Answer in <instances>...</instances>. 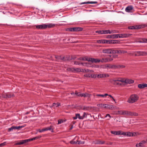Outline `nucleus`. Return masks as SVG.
<instances>
[{"label":"nucleus","mask_w":147,"mask_h":147,"mask_svg":"<svg viewBox=\"0 0 147 147\" xmlns=\"http://www.w3.org/2000/svg\"><path fill=\"white\" fill-rule=\"evenodd\" d=\"M88 61L92 63H98L100 62H107L113 60L112 58H102L100 59H94L92 58H88Z\"/></svg>","instance_id":"f257e3e1"},{"label":"nucleus","mask_w":147,"mask_h":147,"mask_svg":"<svg viewBox=\"0 0 147 147\" xmlns=\"http://www.w3.org/2000/svg\"><path fill=\"white\" fill-rule=\"evenodd\" d=\"M138 97L136 94H133L128 99L127 102L129 103H133L136 102L138 99Z\"/></svg>","instance_id":"f03ea898"},{"label":"nucleus","mask_w":147,"mask_h":147,"mask_svg":"<svg viewBox=\"0 0 147 147\" xmlns=\"http://www.w3.org/2000/svg\"><path fill=\"white\" fill-rule=\"evenodd\" d=\"M112 81L114 84L121 85V84L119 83V82H123V79L121 78H117L113 79Z\"/></svg>","instance_id":"7ed1b4c3"},{"label":"nucleus","mask_w":147,"mask_h":147,"mask_svg":"<svg viewBox=\"0 0 147 147\" xmlns=\"http://www.w3.org/2000/svg\"><path fill=\"white\" fill-rule=\"evenodd\" d=\"M147 55V52L144 51H138L135 52L136 56H145Z\"/></svg>","instance_id":"20e7f679"},{"label":"nucleus","mask_w":147,"mask_h":147,"mask_svg":"<svg viewBox=\"0 0 147 147\" xmlns=\"http://www.w3.org/2000/svg\"><path fill=\"white\" fill-rule=\"evenodd\" d=\"M127 52L126 51H124L122 50L121 49H113V54H121V53H126Z\"/></svg>","instance_id":"39448f33"},{"label":"nucleus","mask_w":147,"mask_h":147,"mask_svg":"<svg viewBox=\"0 0 147 147\" xmlns=\"http://www.w3.org/2000/svg\"><path fill=\"white\" fill-rule=\"evenodd\" d=\"M146 143V141L145 140H142L139 142V144H137L136 145V147H144L145 146V144Z\"/></svg>","instance_id":"423d86ee"},{"label":"nucleus","mask_w":147,"mask_h":147,"mask_svg":"<svg viewBox=\"0 0 147 147\" xmlns=\"http://www.w3.org/2000/svg\"><path fill=\"white\" fill-rule=\"evenodd\" d=\"M36 28L38 29H44L47 28V26L46 24H43L35 26Z\"/></svg>","instance_id":"0eeeda50"},{"label":"nucleus","mask_w":147,"mask_h":147,"mask_svg":"<svg viewBox=\"0 0 147 147\" xmlns=\"http://www.w3.org/2000/svg\"><path fill=\"white\" fill-rule=\"evenodd\" d=\"M101 105H103V107L105 108H108L109 109H114L115 106L111 105H109L107 104H101Z\"/></svg>","instance_id":"6e6552de"},{"label":"nucleus","mask_w":147,"mask_h":147,"mask_svg":"<svg viewBox=\"0 0 147 147\" xmlns=\"http://www.w3.org/2000/svg\"><path fill=\"white\" fill-rule=\"evenodd\" d=\"M113 49H107L103 50L102 52L105 53L111 54L113 53Z\"/></svg>","instance_id":"1a4fd4ad"},{"label":"nucleus","mask_w":147,"mask_h":147,"mask_svg":"<svg viewBox=\"0 0 147 147\" xmlns=\"http://www.w3.org/2000/svg\"><path fill=\"white\" fill-rule=\"evenodd\" d=\"M107 38H118V35L117 34H114L107 36Z\"/></svg>","instance_id":"9d476101"},{"label":"nucleus","mask_w":147,"mask_h":147,"mask_svg":"<svg viewBox=\"0 0 147 147\" xmlns=\"http://www.w3.org/2000/svg\"><path fill=\"white\" fill-rule=\"evenodd\" d=\"M123 82H124L127 84H131L134 83V81L131 79H126L125 80H123Z\"/></svg>","instance_id":"9b49d317"},{"label":"nucleus","mask_w":147,"mask_h":147,"mask_svg":"<svg viewBox=\"0 0 147 147\" xmlns=\"http://www.w3.org/2000/svg\"><path fill=\"white\" fill-rule=\"evenodd\" d=\"M73 32H79L82 31L83 30V28L82 27H73Z\"/></svg>","instance_id":"f8f14e48"},{"label":"nucleus","mask_w":147,"mask_h":147,"mask_svg":"<svg viewBox=\"0 0 147 147\" xmlns=\"http://www.w3.org/2000/svg\"><path fill=\"white\" fill-rule=\"evenodd\" d=\"M147 87V84H141L138 85V87L142 89Z\"/></svg>","instance_id":"ddd939ff"},{"label":"nucleus","mask_w":147,"mask_h":147,"mask_svg":"<svg viewBox=\"0 0 147 147\" xmlns=\"http://www.w3.org/2000/svg\"><path fill=\"white\" fill-rule=\"evenodd\" d=\"M107 67L109 68H111L113 69H117V65H111L109 64H107Z\"/></svg>","instance_id":"4468645a"},{"label":"nucleus","mask_w":147,"mask_h":147,"mask_svg":"<svg viewBox=\"0 0 147 147\" xmlns=\"http://www.w3.org/2000/svg\"><path fill=\"white\" fill-rule=\"evenodd\" d=\"M91 107L89 106H82L80 107V109L81 110H85V111H88L90 109Z\"/></svg>","instance_id":"2eb2a0df"},{"label":"nucleus","mask_w":147,"mask_h":147,"mask_svg":"<svg viewBox=\"0 0 147 147\" xmlns=\"http://www.w3.org/2000/svg\"><path fill=\"white\" fill-rule=\"evenodd\" d=\"M129 29H139V26H129L128 27Z\"/></svg>","instance_id":"dca6fc26"},{"label":"nucleus","mask_w":147,"mask_h":147,"mask_svg":"<svg viewBox=\"0 0 147 147\" xmlns=\"http://www.w3.org/2000/svg\"><path fill=\"white\" fill-rule=\"evenodd\" d=\"M118 114L121 115H126V111H118Z\"/></svg>","instance_id":"f3484780"},{"label":"nucleus","mask_w":147,"mask_h":147,"mask_svg":"<svg viewBox=\"0 0 147 147\" xmlns=\"http://www.w3.org/2000/svg\"><path fill=\"white\" fill-rule=\"evenodd\" d=\"M94 142L95 144H103L105 143V141H102L98 140H96Z\"/></svg>","instance_id":"a211bd4d"},{"label":"nucleus","mask_w":147,"mask_h":147,"mask_svg":"<svg viewBox=\"0 0 147 147\" xmlns=\"http://www.w3.org/2000/svg\"><path fill=\"white\" fill-rule=\"evenodd\" d=\"M133 9L132 6H129L127 7L125 9V11L127 12H130V11L131 10Z\"/></svg>","instance_id":"6ab92c4d"},{"label":"nucleus","mask_w":147,"mask_h":147,"mask_svg":"<svg viewBox=\"0 0 147 147\" xmlns=\"http://www.w3.org/2000/svg\"><path fill=\"white\" fill-rule=\"evenodd\" d=\"M88 58L87 57H81L77 59L78 60L81 61H88Z\"/></svg>","instance_id":"aec40b11"},{"label":"nucleus","mask_w":147,"mask_h":147,"mask_svg":"<svg viewBox=\"0 0 147 147\" xmlns=\"http://www.w3.org/2000/svg\"><path fill=\"white\" fill-rule=\"evenodd\" d=\"M98 3L97 1H88L87 2H84L81 3L80 4H96Z\"/></svg>","instance_id":"412c9836"},{"label":"nucleus","mask_w":147,"mask_h":147,"mask_svg":"<svg viewBox=\"0 0 147 147\" xmlns=\"http://www.w3.org/2000/svg\"><path fill=\"white\" fill-rule=\"evenodd\" d=\"M78 118V119H81V116H80V115L79 114H76L75 116L73 117V119L74 120L77 119Z\"/></svg>","instance_id":"4be33fe9"},{"label":"nucleus","mask_w":147,"mask_h":147,"mask_svg":"<svg viewBox=\"0 0 147 147\" xmlns=\"http://www.w3.org/2000/svg\"><path fill=\"white\" fill-rule=\"evenodd\" d=\"M55 58L57 60H63L65 57H62L61 56H55Z\"/></svg>","instance_id":"5701e85b"},{"label":"nucleus","mask_w":147,"mask_h":147,"mask_svg":"<svg viewBox=\"0 0 147 147\" xmlns=\"http://www.w3.org/2000/svg\"><path fill=\"white\" fill-rule=\"evenodd\" d=\"M120 41L118 40H112V44H119Z\"/></svg>","instance_id":"b1692460"},{"label":"nucleus","mask_w":147,"mask_h":147,"mask_svg":"<svg viewBox=\"0 0 147 147\" xmlns=\"http://www.w3.org/2000/svg\"><path fill=\"white\" fill-rule=\"evenodd\" d=\"M47 28L48 27L49 28H52L54 27L56 24L51 23L49 24H47Z\"/></svg>","instance_id":"393cba45"},{"label":"nucleus","mask_w":147,"mask_h":147,"mask_svg":"<svg viewBox=\"0 0 147 147\" xmlns=\"http://www.w3.org/2000/svg\"><path fill=\"white\" fill-rule=\"evenodd\" d=\"M106 40L105 39H102V40H98L97 42L98 43H106Z\"/></svg>","instance_id":"a878e982"},{"label":"nucleus","mask_w":147,"mask_h":147,"mask_svg":"<svg viewBox=\"0 0 147 147\" xmlns=\"http://www.w3.org/2000/svg\"><path fill=\"white\" fill-rule=\"evenodd\" d=\"M74 64L75 65H83V63L81 62L80 61H74Z\"/></svg>","instance_id":"bb28decb"},{"label":"nucleus","mask_w":147,"mask_h":147,"mask_svg":"<svg viewBox=\"0 0 147 147\" xmlns=\"http://www.w3.org/2000/svg\"><path fill=\"white\" fill-rule=\"evenodd\" d=\"M87 115H88V114L86 113L85 112H84L83 115L82 116H81V119H83L84 118H86L87 117Z\"/></svg>","instance_id":"cd10ccee"},{"label":"nucleus","mask_w":147,"mask_h":147,"mask_svg":"<svg viewBox=\"0 0 147 147\" xmlns=\"http://www.w3.org/2000/svg\"><path fill=\"white\" fill-rule=\"evenodd\" d=\"M125 67V66L123 65H117V69L123 68Z\"/></svg>","instance_id":"c85d7f7f"},{"label":"nucleus","mask_w":147,"mask_h":147,"mask_svg":"<svg viewBox=\"0 0 147 147\" xmlns=\"http://www.w3.org/2000/svg\"><path fill=\"white\" fill-rule=\"evenodd\" d=\"M60 106V104L59 102L54 103L53 104V107H58Z\"/></svg>","instance_id":"c756f323"},{"label":"nucleus","mask_w":147,"mask_h":147,"mask_svg":"<svg viewBox=\"0 0 147 147\" xmlns=\"http://www.w3.org/2000/svg\"><path fill=\"white\" fill-rule=\"evenodd\" d=\"M52 126L51 125L49 127H48L45 128H44L45 131H48V130H51L52 129Z\"/></svg>","instance_id":"7c9ffc66"},{"label":"nucleus","mask_w":147,"mask_h":147,"mask_svg":"<svg viewBox=\"0 0 147 147\" xmlns=\"http://www.w3.org/2000/svg\"><path fill=\"white\" fill-rule=\"evenodd\" d=\"M41 136H37V137H34V138H33L31 139H30V140H31V141H32V140H37V139H38L39 138H41Z\"/></svg>","instance_id":"2f4dec72"},{"label":"nucleus","mask_w":147,"mask_h":147,"mask_svg":"<svg viewBox=\"0 0 147 147\" xmlns=\"http://www.w3.org/2000/svg\"><path fill=\"white\" fill-rule=\"evenodd\" d=\"M138 115V113L135 112H131V116H137Z\"/></svg>","instance_id":"473e14b6"},{"label":"nucleus","mask_w":147,"mask_h":147,"mask_svg":"<svg viewBox=\"0 0 147 147\" xmlns=\"http://www.w3.org/2000/svg\"><path fill=\"white\" fill-rule=\"evenodd\" d=\"M102 78H106L109 77V74H101Z\"/></svg>","instance_id":"72a5a7b5"},{"label":"nucleus","mask_w":147,"mask_h":147,"mask_svg":"<svg viewBox=\"0 0 147 147\" xmlns=\"http://www.w3.org/2000/svg\"><path fill=\"white\" fill-rule=\"evenodd\" d=\"M24 143V144L31 141L30 139L22 140Z\"/></svg>","instance_id":"f704fd0d"},{"label":"nucleus","mask_w":147,"mask_h":147,"mask_svg":"<svg viewBox=\"0 0 147 147\" xmlns=\"http://www.w3.org/2000/svg\"><path fill=\"white\" fill-rule=\"evenodd\" d=\"M7 93L2 94L1 97L3 98H7Z\"/></svg>","instance_id":"c9c22d12"},{"label":"nucleus","mask_w":147,"mask_h":147,"mask_svg":"<svg viewBox=\"0 0 147 147\" xmlns=\"http://www.w3.org/2000/svg\"><path fill=\"white\" fill-rule=\"evenodd\" d=\"M65 30L67 31L73 32V28H67Z\"/></svg>","instance_id":"e433bc0d"},{"label":"nucleus","mask_w":147,"mask_h":147,"mask_svg":"<svg viewBox=\"0 0 147 147\" xmlns=\"http://www.w3.org/2000/svg\"><path fill=\"white\" fill-rule=\"evenodd\" d=\"M118 35V38H124V34H117Z\"/></svg>","instance_id":"4c0bfd02"},{"label":"nucleus","mask_w":147,"mask_h":147,"mask_svg":"<svg viewBox=\"0 0 147 147\" xmlns=\"http://www.w3.org/2000/svg\"><path fill=\"white\" fill-rule=\"evenodd\" d=\"M24 144V143L23 142L22 140L20 141L19 142L16 143L15 144L16 145H20Z\"/></svg>","instance_id":"58836bf2"},{"label":"nucleus","mask_w":147,"mask_h":147,"mask_svg":"<svg viewBox=\"0 0 147 147\" xmlns=\"http://www.w3.org/2000/svg\"><path fill=\"white\" fill-rule=\"evenodd\" d=\"M70 144H78L77 141H74V140H72L70 142Z\"/></svg>","instance_id":"ea45409f"},{"label":"nucleus","mask_w":147,"mask_h":147,"mask_svg":"<svg viewBox=\"0 0 147 147\" xmlns=\"http://www.w3.org/2000/svg\"><path fill=\"white\" fill-rule=\"evenodd\" d=\"M13 94H11L9 93H7V98H11V97H13Z\"/></svg>","instance_id":"a19ab883"},{"label":"nucleus","mask_w":147,"mask_h":147,"mask_svg":"<svg viewBox=\"0 0 147 147\" xmlns=\"http://www.w3.org/2000/svg\"><path fill=\"white\" fill-rule=\"evenodd\" d=\"M102 31V30H97L96 31V32L98 33L99 34H102L103 33Z\"/></svg>","instance_id":"79ce46f5"},{"label":"nucleus","mask_w":147,"mask_h":147,"mask_svg":"<svg viewBox=\"0 0 147 147\" xmlns=\"http://www.w3.org/2000/svg\"><path fill=\"white\" fill-rule=\"evenodd\" d=\"M126 115L131 116V112L128 111H126Z\"/></svg>","instance_id":"37998d69"},{"label":"nucleus","mask_w":147,"mask_h":147,"mask_svg":"<svg viewBox=\"0 0 147 147\" xmlns=\"http://www.w3.org/2000/svg\"><path fill=\"white\" fill-rule=\"evenodd\" d=\"M147 26L146 24L139 25V29L144 28L146 27Z\"/></svg>","instance_id":"c03bdc74"},{"label":"nucleus","mask_w":147,"mask_h":147,"mask_svg":"<svg viewBox=\"0 0 147 147\" xmlns=\"http://www.w3.org/2000/svg\"><path fill=\"white\" fill-rule=\"evenodd\" d=\"M85 71L86 72H93L94 71L92 70H90L88 69H85Z\"/></svg>","instance_id":"a18cd8bd"},{"label":"nucleus","mask_w":147,"mask_h":147,"mask_svg":"<svg viewBox=\"0 0 147 147\" xmlns=\"http://www.w3.org/2000/svg\"><path fill=\"white\" fill-rule=\"evenodd\" d=\"M15 129L14 126H12L11 127L9 128L8 129V131H10L13 129Z\"/></svg>","instance_id":"49530a36"},{"label":"nucleus","mask_w":147,"mask_h":147,"mask_svg":"<svg viewBox=\"0 0 147 147\" xmlns=\"http://www.w3.org/2000/svg\"><path fill=\"white\" fill-rule=\"evenodd\" d=\"M106 44H110L112 43V40H106Z\"/></svg>","instance_id":"de8ad7c7"},{"label":"nucleus","mask_w":147,"mask_h":147,"mask_svg":"<svg viewBox=\"0 0 147 147\" xmlns=\"http://www.w3.org/2000/svg\"><path fill=\"white\" fill-rule=\"evenodd\" d=\"M78 144H84V142H81L80 141H77Z\"/></svg>","instance_id":"09e8293b"},{"label":"nucleus","mask_w":147,"mask_h":147,"mask_svg":"<svg viewBox=\"0 0 147 147\" xmlns=\"http://www.w3.org/2000/svg\"><path fill=\"white\" fill-rule=\"evenodd\" d=\"M74 68H68L67 70V71H74Z\"/></svg>","instance_id":"8fccbe9b"},{"label":"nucleus","mask_w":147,"mask_h":147,"mask_svg":"<svg viewBox=\"0 0 147 147\" xmlns=\"http://www.w3.org/2000/svg\"><path fill=\"white\" fill-rule=\"evenodd\" d=\"M58 124H59L63 123V121L62 119H60L58 120Z\"/></svg>","instance_id":"3c124183"},{"label":"nucleus","mask_w":147,"mask_h":147,"mask_svg":"<svg viewBox=\"0 0 147 147\" xmlns=\"http://www.w3.org/2000/svg\"><path fill=\"white\" fill-rule=\"evenodd\" d=\"M111 133L112 134L115 135H117V131H111Z\"/></svg>","instance_id":"603ef678"},{"label":"nucleus","mask_w":147,"mask_h":147,"mask_svg":"<svg viewBox=\"0 0 147 147\" xmlns=\"http://www.w3.org/2000/svg\"><path fill=\"white\" fill-rule=\"evenodd\" d=\"M83 65L90 67V66L91 65L87 63H83Z\"/></svg>","instance_id":"864d4df0"},{"label":"nucleus","mask_w":147,"mask_h":147,"mask_svg":"<svg viewBox=\"0 0 147 147\" xmlns=\"http://www.w3.org/2000/svg\"><path fill=\"white\" fill-rule=\"evenodd\" d=\"M102 34H108V32H107V31H107V30H102Z\"/></svg>","instance_id":"5fc2aeb1"},{"label":"nucleus","mask_w":147,"mask_h":147,"mask_svg":"<svg viewBox=\"0 0 147 147\" xmlns=\"http://www.w3.org/2000/svg\"><path fill=\"white\" fill-rule=\"evenodd\" d=\"M131 132H126V136H131Z\"/></svg>","instance_id":"6e6d98bb"},{"label":"nucleus","mask_w":147,"mask_h":147,"mask_svg":"<svg viewBox=\"0 0 147 147\" xmlns=\"http://www.w3.org/2000/svg\"><path fill=\"white\" fill-rule=\"evenodd\" d=\"M91 77L92 78H96L97 77V74H91L90 75Z\"/></svg>","instance_id":"4d7b16f0"},{"label":"nucleus","mask_w":147,"mask_h":147,"mask_svg":"<svg viewBox=\"0 0 147 147\" xmlns=\"http://www.w3.org/2000/svg\"><path fill=\"white\" fill-rule=\"evenodd\" d=\"M76 71L77 72H80L81 71V69L80 68H77L76 69L74 68V71Z\"/></svg>","instance_id":"13d9d810"},{"label":"nucleus","mask_w":147,"mask_h":147,"mask_svg":"<svg viewBox=\"0 0 147 147\" xmlns=\"http://www.w3.org/2000/svg\"><path fill=\"white\" fill-rule=\"evenodd\" d=\"M37 131H39L40 133H41V132H42L43 131H45V130H44V128H43V129H38Z\"/></svg>","instance_id":"bf43d9fd"},{"label":"nucleus","mask_w":147,"mask_h":147,"mask_svg":"<svg viewBox=\"0 0 147 147\" xmlns=\"http://www.w3.org/2000/svg\"><path fill=\"white\" fill-rule=\"evenodd\" d=\"M131 35V34H124V36L125 38L127 37L128 36H129L130 35Z\"/></svg>","instance_id":"052dcab7"},{"label":"nucleus","mask_w":147,"mask_h":147,"mask_svg":"<svg viewBox=\"0 0 147 147\" xmlns=\"http://www.w3.org/2000/svg\"><path fill=\"white\" fill-rule=\"evenodd\" d=\"M76 94L77 96H81L82 93H81L80 92H77L76 93Z\"/></svg>","instance_id":"680f3d73"},{"label":"nucleus","mask_w":147,"mask_h":147,"mask_svg":"<svg viewBox=\"0 0 147 147\" xmlns=\"http://www.w3.org/2000/svg\"><path fill=\"white\" fill-rule=\"evenodd\" d=\"M86 93H82V95H81V97H86Z\"/></svg>","instance_id":"e2e57ef3"},{"label":"nucleus","mask_w":147,"mask_h":147,"mask_svg":"<svg viewBox=\"0 0 147 147\" xmlns=\"http://www.w3.org/2000/svg\"><path fill=\"white\" fill-rule=\"evenodd\" d=\"M96 96L98 97H104V94H97L96 95Z\"/></svg>","instance_id":"0e129e2a"},{"label":"nucleus","mask_w":147,"mask_h":147,"mask_svg":"<svg viewBox=\"0 0 147 147\" xmlns=\"http://www.w3.org/2000/svg\"><path fill=\"white\" fill-rule=\"evenodd\" d=\"M141 42H147V39L143 38L142 39V41Z\"/></svg>","instance_id":"69168bd1"},{"label":"nucleus","mask_w":147,"mask_h":147,"mask_svg":"<svg viewBox=\"0 0 147 147\" xmlns=\"http://www.w3.org/2000/svg\"><path fill=\"white\" fill-rule=\"evenodd\" d=\"M107 31H108L107 32H108V34L109 33V34H111V33H115V32H114L113 31H112H112H110L109 30H108Z\"/></svg>","instance_id":"338daca9"},{"label":"nucleus","mask_w":147,"mask_h":147,"mask_svg":"<svg viewBox=\"0 0 147 147\" xmlns=\"http://www.w3.org/2000/svg\"><path fill=\"white\" fill-rule=\"evenodd\" d=\"M97 78H102L101 74H97Z\"/></svg>","instance_id":"774afa93"}]
</instances>
